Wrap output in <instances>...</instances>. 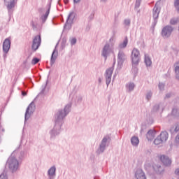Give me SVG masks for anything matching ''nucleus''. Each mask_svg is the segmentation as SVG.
Returning a JSON list of instances; mask_svg holds the SVG:
<instances>
[{
    "mask_svg": "<svg viewBox=\"0 0 179 179\" xmlns=\"http://www.w3.org/2000/svg\"><path fill=\"white\" fill-rule=\"evenodd\" d=\"M41 44V36L40 35L36 36L32 42V46L31 48L34 51H36V50H38V47H40Z\"/></svg>",
    "mask_w": 179,
    "mask_h": 179,
    "instance_id": "f03ea898",
    "label": "nucleus"
},
{
    "mask_svg": "<svg viewBox=\"0 0 179 179\" xmlns=\"http://www.w3.org/2000/svg\"><path fill=\"white\" fill-rule=\"evenodd\" d=\"M55 54V52H53L52 55V59H54V55Z\"/></svg>",
    "mask_w": 179,
    "mask_h": 179,
    "instance_id": "ea45409f",
    "label": "nucleus"
},
{
    "mask_svg": "<svg viewBox=\"0 0 179 179\" xmlns=\"http://www.w3.org/2000/svg\"><path fill=\"white\" fill-rule=\"evenodd\" d=\"M153 10V17L157 19L159 17V10L158 8L155 7Z\"/></svg>",
    "mask_w": 179,
    "mask_h": 179,
    "instance_id": "f3484780",
    "label": "nucleus"
},
{
    "mask_svg": "<svg viewBox=\"0 0 179 179\" xmlns=\"http://www.w3.org/2000/svg\"><path fill=\"white\" fill-rule=\"evenodd\" d=\"M149 136H150V138H152V139H154V136L153 135H150Z\"/></svg>",
    "mask_w": 179,
    "mask_h": 179,
    "instance_id": "a19ab883",
    "label": "nucleus"
},
{
    "mask_svg": "<svg viewBox=\"0 0 179 179\" xmlns=\"http://www.w3.org/2000/svg\"><path fill=\"white\" fill-rule=\"evenodd\" d=\"M150 97H151V94H149L147 96V98L149 99Z\"/></svg>",
    "mask_w": 179,
    "mask_h": 179,
    "instance_id": "4c0bfd02",
    "label": "nucleus"
},
{
    "mask_svg": "<svg viewBox=\"0 0 179 179\" xmlns=\"http://www.w3.org/2000/svg\"><path fill=\"white\" fill-rule=\"evenodd\" d=\"M124 23H125V24L129 25V24H130V20H126L124 21Z\"/></svg>",
    "mask_w": 179,
    "mask_h": 179,
    "instance_id": "2f4dec72",
    "label": "nucleus"
},
{
    "mask_svg": "<svg viewBox=\"0 0 179 179\" xmlns=\"http://www.w3.org/2000/svg\"><path fill=\"white\" fill-rule=\"evenodd\" d=\"M131 57H140V52L138 49L134 48L131 52Z\"/></svg>",
    "mask_w": 179,
    "mask_h": 179,
    "instance_id": "ddd939ff",
    "label": "nucleus"
},
{
    "mask_svg": "<svg viewBox=\"0 0 179 179\" xmlns=\"http://www.w3.org/2000/svg\"><path fill=\"white\" fill-rule=\"evenodd\" d=\"M145 62L147 66H150L152 64V62H151L150 57L147 55H145Z\"/></svg>",
    "mask_w": 179,
    "mask_h": 179,
    "instance_id": "aec40b11",
    "label": "nucleus"
},
{
    "mask_svg": "<svg viewBox=\"0 0 179 179\" xmlns=\"http://www.w3.org/2000/svg\"><path fill=\"white\" fill-rule=\"evenodd\" d=\"M106 142H107V138H104L101 142V145H100L101 152H103Z\"/></svg>",
    "mask_w": 179,
    "mask_h": 179,
    "instance_id": "a211bd4d",
    "label": "nucleus"
},
{
    "mask_svg": "<svg viewBox=\"0 0 179 179\" xmlns=\"http://www.w3.org/2000/svg\"><path fill=\"white\" fill-rule=\"evenodd\" d=\"M175 131H179V127H176Z\"/></svg>",
    "mask_w": 179,
    "mask_h": 179,
    "instance_id": "58836bf2",
    "label": "nucleus"
},
{
    "mask_svg": "<svg viewBox=\"0 0 179 179\" xmlns=\"http://www.w3.org/2000/svg\"><path fill=\"white\" fill-rule=\"evenodd\" d=\"M34 110H36V105L34 104V102H31L27 109L25 120H27V118L30 117V114H32V113L34 112Z\"/></svg>",
    "mask_w": 179,
    "mask_h": 179,
    "instance_id": "7ed1b4c3",
    "label": "nucleus"
},
{
    "mask_svg": "<svg viewBox=\"0 0 179 179\" xmlns=\"http://www.w3.org/2000/svg\"><path fill=\"white\" fill-rule=\"evenodd\" d=\"M31 24H32L33 27H34V22H31Z\"/></svg>",
    "mask_w": 179,
    "mask_h": 179,
    "instance_id": "37998d69",
    "label": "nucleus"
},
{
    "mask_svg": "<svg viewBox=\"0 0 179 179\" xmlns=\"http://www.w3.org/2000/svg\"><path fill=\"white\" fill-rule=\"evenodd\" d=\"M128 43V40L126 38L122 43L120 45V48H124Z\"/></svg>",
    "mask_w": 179,
    "mask_h": 179,
    "instance_id": "412c9836",
    "label": "nucleus"
},
{
    "mask_svg": "<svg viewBox=\"0 0 179 179\" xmlns=\"http://www.w3.org/2000/svg\"><path fill=\"white\" fill-rule=\"evenodd\" d=\"M167 132L166 131H163L161 133V135H166Z\"/></svg>",
    "mask_w": 179,
    "mask_h": 179,
    "instance_id": "e433bc0d",
    "label": "nucleus"
},
{
    "mask_svg": "<svg viewBox=\"0 0 179 179\" xmlns=\"http://www.w3.org/2000/svg\"><path fill=\"white\" fill-rule=\"evenodd\" d=\"M178 78H179V77H178Z\"/></svg>",
    "mask_w": 179,
    "mask_h": 179,
    "instance_id": "49530a36",
    "label": "nucleus"
},
{
    "mask_svg": "<svg viewBox=\"0 0 179 179\" xmlns=\"http://www.w3.org/2000/svg\"><path fill=\"white\" fill-rule=\"evenodd\" d=\"M136 178L137 179H146L145 173L141 169H138L136 172Z\"/></svg>",
    "mask_w": 179,
    "mask_h": 179,
    "instance_id": "9d476101",
    "label": "nucleus"
},
{
    "mask_svg": "<svg viewBox=\"0 0 179 179\" xmlns=\"http://www.w3.org/2000/svg\"><path fill=\"white\" fill-rule=\"evenodd\" d=\"M69 113V108L66 106L64 110L59 112V118H64L66 117V115Z\"/></svg>",
    "mask_w": 179,
    "mask_h": 179,
    "instance_id": "9b49d317",
    "label": "nucleus"
},
{
    "mask_svg": "<svg viewBox=\"0 0 179 179\" xmlns=\"http://www.w3.org/2000/svg\"><path fill=\"white\" fill-rule=\"evenodd\" d=\"M127 88L129 90L131 91L134 90V83H129L127 85Z\"/></svg>",
    "mask_w": 179,
    "mask_h": 179,
    "instance_id": "4be33fe9",
    "label": "nucleus"
},
{
    "mask_svg": "<svg viewBox=\"0 0 179 179\" xmlns=\"http://www.w3.org/2000/svg\"><path fill=\"white\" fill-rule=\"evenodd\" d=\"M80 0H74V1L76 2V3H78V2H79Z\"/></svg>",
    "mask_w": 179,
    "mask_h": 179,
    "instance_id": "79ce46f5",
    "label": "nucleus"
},
{
    "mask_svg": "<svg viewBox=\"0 0 179 179\" xmlns=\"http://www.w3.org/2000/svg\"><path fill=\"white\" fill-rule=\"evenodd\" d=\"M4 2L7 3L8 9H12V8H15V5H16L17 0H4Z\"/></svg>",
    "mask_w": 179,
    "mask_h": 179,
    "instance_id": "6e6552de",
    "label": "nucleus"
},
{
    "mask_svg": "<svg viewBox=\"0 0 179 179\" xmlns=\"http://www.w3.org/2000/svg\"><path fill=\"white\" fill-rule=\"evenodd\" d=\"M173 30V29L170 26L165 27L163 29L162 32V36L169 37L171 35Z\"/></svg>",
    "mask_w": 179,
    "mask_h": 179,
    "instance_id": "20e7f679",
    "label": "nucleus"
},
{
    "mask_svg": "<svg viewBox=\"0 0 179 179\" xmlns=\"http://www.w3.org/2000/svg\"><path fill=\"white\" fill-rule=\"evenodd\" d=\"M76 43V39L75 38H72L71 40V43L74 45Z\"/></svg>",
    "mask_w": 179,
    "mask_h": 179,
    "instance_id": "7c9ffc66",
    "label": "nucleus"
},
{
    "mask_svg": "<svg viewBox=\"0 0 179 179\" xmlns=\"http://www.w3.org/2000/svg\"><path fill=\"white\" fill-rule=\"evenodd\" d=\"M175 173L179 176V169L176 170Z\"/></svg>",
    "mask_w": 179,
    "mask_h": 179,
    "instance_id": "f704fd0d",
    "label": "nucleus"
},
{
    "mask_svg": "<svg viewBox=\"0 0 179 179\" xmlns=\"http://www.w3.org/2000/svg\"><path fill=\"white\" fill-rule=\"evenodd\" d=\"M38 62H40V59L37 57H34L31 61L32 65H36V64H38Z\"/></svg>",
    "mask_w": 179,
    "mask_h": 179,
    "instance_id": "5701e85b",
    "label": "nucleus"
},
{
    "mask_svg": "<svg viewBox=\"0 0 179 179\" xmlns=\"http://www.w3.org/2000/svg\"><path fill=\"white\" fill-rule=\"evenodd\" d=\"M166 136H163V137H162V136H158L154 141L155 145H160V143H163L164 141H166Z\"/></svg>",
    "mask_w": 179,
    "mask_h": 179,
    "instance_id": "1a4fd4ad",
    "label": "nucleus"
},
{
    "mask_svg": "<svg viewBox=\"0 0 179 179\" xmlns=\"http://www.w3.org/2000/svg\"><path fill=\"white\" fill-rule=\"evenodd\" d=\"M148 135H155L156 134V131L155 129L150 130L148 132Z\"/></svg>",
    "mask_w": 179,
    "mask_h": 179,
    "instance_id": "cd10ccee",
    "label": "nucleus"
},
{
    "mask_svg": "<svg viewBox=\"0 0 179 179\" xmlns=\"http://www.w3.org/2000/svg\"><path fill=\"white\" fill-rule=\"evenodd\" d=\"M113 71V67L106 70V79L107 85H108L110 83Z\"/></svg>",
    "mask_w": 179,
    "mask_h": 179,
    "instance_id": "39448f33",
    "label": "nucleus"
},
{
    "mask_svg": "<svg viewBox=\"0 0 179 179\" xmlns=\"http://www.w3.org/2000/svg\"><path fill=\"white\" fill-rule=\"evenodd\" d=\"M178 22V20L177 19H172L171 20V24H176Z\"/></svg>",
    "mask_w": 179,
    "mask_h": 179,
    "instance_id": "c756f323",
    "label": "nucleus"
},
{
    "mask_svg": "<svg viewBox=\"0 0 179 179\" xmlns=\"http://www.w3.org/2000/svg\"><path fill=\"white\" fill-rule=\"evenodd\" d=\"M118 59H120V62H123L126 59L125 55L123 52H119Z\"/></svg>",
    "mask_w": 179,
    "mask_h": 179,
    "instance_id": "6ab92c4d",
    "label": "nucleus"
},
{
    "mask_svg": "<svg viewBox=\"0 0 179 179\" xmlns=\"http://www.w3.org/2000/svg\"><path fill=\"white\" fill-rule=\"evenodd\" d=\"M131 62L133 64L138 65L140 62V57H131Z\"/></svg>",
    "mask_w": 179,
    "mask_h": 179,
    "instance_id": "dca6fc26",
    "label": "nucleus"
},
{
    "mask_svg": "<svg viewBox=\"0 0 179 179\" xmlns=\"http://www.w3.org/2000/svg\"><path fill=\"white\" fill-rule=\"evenodd\" d=\"M109 48H110V45L106 44L104 46V48H103V50H102V55L106 57H106H107L108 51L109 50Z\"/></svg>",
    "mask_w": 179,
    "mask_h": 179,
    "instance_id": "f8f14e48",
    "label": "nucleus"
},
{
    "mask_svg": "<svg viewBox=\"0 0 179 179\" xmlns=\"http://www.w3.org/2000/svg\"><path fill=\"white\" fill-rule=\"evenodd\" d=\"M64 1H65V3H68V0H64Z\"/></svg>",
    "mask_w": 179,
    "mask_h": 179,
    "instance_id": "a18cd8bd",
    "label": "nucleus"
},
{
    "mask_svg": "<svg viewBox=\"0 0 179 179\" xmlns=\"http://www.w3.org/2000/svg\"><path fill=\"white\" fill-rule=\"evenodd\" d=\"M55 171H56V169L55 168V166H52L50 169V170L48 171V176L50 177H53L55 176Z\"/></svg>",
    "mask_w": 179,
    "mask_h": 179,
    "instance_id": "2eb2a0df",
    "label": "nucleus"
},
{
    "mask_svg": "<svg viewBox=\"0 0 179 179\" xmlns=\"http://www.w3.org/2000/svg\"><path fill=\"white\" fill-rule=\"evenodd\" d=\"M47 7H48V9H47V11H46V17H47V16H48V14L50 13V10L51 9V2H49L48 3Z\"/></svg>",
    "mask_w": 179,
    "mask_h": 179,
    "instance_id": "b1692460",
    "label": "nucleus"
},
{
    "mask_svg": "<svg viewBox=\"0 0 179 179\" xmlns=\"http://www.w3.org/2000/svg\"><path fill=\"white\" fill-rule=\"evenodd\" d=\"M159 88L162 90L164 87V85L163 84H159Z\"/></svg>",
    "mask_w": 179,
    "mask_h": 179,
    "instance_id": "72a5a7b5",
    "label": "nucleus"
},
{
    "mask_svg": "<svg viewBox=\"0 0 179 179\" xmlns=\"http://www.w3.org/2000/svg\"><path fill=\"white\" fill-rule=\"evenodd\" d=\"M7 166L10 169V170H12L13 171H16L19 167V162L15 157L10 156L9 157L8 161H7Z\"/></svg>",
    "mask_w": 179,
    "mask_h": 179,
    "instance_id": "f257e3e1",
    "label": "nucleus"
},
{
    "mask_svg": "<svg viewBox=\"0 0 179 179\" xmlns=\"http://www.w3.org/2000/svg\"><path fill=\"white\" fill-rule=\"evenodd\" d=\"M176 143H179V135L176 136Z\"/></svg>",
    "mask_w": 179,
    "mask_h": 179,
    "instance_id": "473e14b6",
    "label": "nucleus"
},
{
    "mask_svg": "<svg viewBox=\"0 0 179 179\" xmlns=\"http://www.w3.org/2000/svg\"><path fill=\"white\" fill-rule=\"evenodd\" d=\"M0 179H8V176L5 173H2L0 175Z\"/></svg>",
    "mask_w": 179,
    "mask_h": 179,
    "instance_id": "c85d7f7f",
    "label": "nucleus"
},
{
    "mask_svg": "<svg viewBox=\"0 0 179 179\" xmlns=\"http://www.w3.org/2000/svg\"><path fill=\"white\" fill-rule=\"evenodd\" d=\"M176 73L177 75V78L179 80V62L177 63V66L176 67Z\"/></svg>",
    "mask_w": 179,
    "mask_h": 179,
    "instance_id": "393cba45",
    "label": "nucleus"
},
{
    "mask_svg": "<svg viewBox=\"0 0 179 179\" xmlns=\"http://www.w3.org/2000/svg\"><path fill=\"white\" fill-rule=\"evenodd\" d=\"M175 6H176L178 12L179 13V0H176Z\"/></svg>",
    "mask_w": 179,
    "mask_h": 179,
    "instance_id": "bb28decb",
    "label": "nucleus"
},
{
    "mask_svg": "<svg viewBox=\"0 0 179 179\" xmlns=\"http://www.w3.org/2000/svg\"><path fill=\"white\" fill-rule=\"evenodd\" d=\"M131 143L134 146H137V145L139 143L138 138L136 136H133L131 138Z\"/></svg>",
    "mask_w": 179,
    "mask_h": 179,
    "instance_id": "4468645a",
    "label": "nucleus"
},
{
    "mask_svg": "<svg viewBox=\"0 0 179 179\" xmlns=\"http://www.w3.org/2000/svg\"><path fill=\"white\" fill-rule=\"evenodd\" d=\"M10 48V40L6 38L3 43V50L4 52H8Z\"/></svg>",
    "mask_w": 179,
    "mask_h": 179,
    "instance_id": "0eeeda50",
    "label": "nucleus"
},
{
    "mask_svg": "<svg viewBox=\"0 0 179 179\" xmlns=\"http://www.w3.org/2000/svg\"><path fill=\"white\" fill-rule=\"evenodd\" d=\"M22 96H27V93H26L25 92H22Z\"/></svg>",
    "mask_w": 179,
    "mask_h": 179,
    "instance_id": "c9c22d12",
    "label": "nucleus"
},
{
    "mask_svg": "<svg viewBox=\"0 0 179 179\" xmlns=\"http://www.w3.org/2000/svg\"><path fill=\"white\" fill-rule=\"evenodd\" d=\"M159 160L166 166L171 164V160L165 155H161L159 157Z\"/></svg>",
    "mask_w": 179,
    "mask_h": 179,
    "instance_id": "423d86ee",
    "label": "nucleus"
},
{
    "mask_svg": "<svg viewBox=\"0 0 179 179\" xmlns=\"http://www.w3.org/2000/svg\"><path fill=\"white\" fill-rule=\"evenodd\" d=\"M141 0H136V3H140Z\"/></svg>",
    "mask_w": 179,
    "mask_h": 179,
    "instance_id": "c03bdc74",
    "label": "nucleus"
},
{
    "mask_svg": "<svg viewBox=\"0 0 179 179\" xmlns=\"http://www.w3.org/2000/svg\"><path fill=\"white\" fill-rule=\"evenodd\" d=\"M45 92V87H42L41 92L38 94V97H41L42 96H43Z\"/></svg>",
    "mask_w": 179,
    "mask_h": 179,
    "instance_id": "a878e982",
    "label": "nucleus"
}]
</instances>
